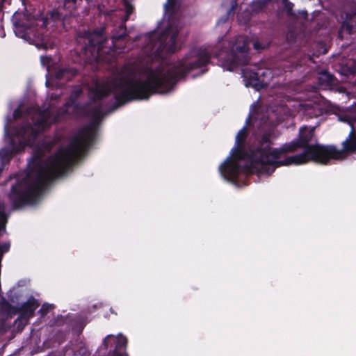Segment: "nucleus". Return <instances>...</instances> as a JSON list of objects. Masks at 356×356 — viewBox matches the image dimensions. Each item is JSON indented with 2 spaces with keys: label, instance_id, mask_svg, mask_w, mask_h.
<instances>
[{
  "label": "nucleus",
  "instance_id": "nucleus-1",
  "mask_svg": "<svg viewBox=\"0 0 356 356\" xmlns=\"http://www.w3.org/2000/svg\"><path fill=\"white\" fill-rule=\"evenodd\" d=\"M176 9L175 0H167L164 17L157 28L138 39L141 58L136 63L124 65L111 79L96 83L92 90L94 98L100 99L113 93L119 106L131 100L147 99L155 93H169L178 80L188 73L197 69H201V74L204 73L206 70L202 68L209 63L211 52L224 70L233 71L243 67L245 86L259 89L269 83L270 70L257 65L245 66L252 40L243 35L232 40L221 38L213 51L210 47H196L176 63L165 60V56L177 49L176 38L180 24Z\"/></svg>",
  "mask_w": 356,
  "mask_h": 356
},
{
  "label": "nucleus",
  "instance_id": "nucleus-2",
  "mask_svg": "<svg viewBox=\"0 0 356 356\" xmlns=\"http://www.w3.org/2000/svg\"><path fill=\"white\" fill-rule=\"evenodd\" d=\"M314 99L304 101L286 100L285 104L278 106H270L267 108V118H259L255 113L256 104H252L247 119L257 120L264 127L270 126L268 131L256 134L247 145L245 139L247 130L244 127L236 136L234 146L229 156L219 166L221 177L241 186L245 173H257L269 175L275 169L281 165H301L309 161L326 164L330 160H342L351 153H356V104L339 115V120L346 122L351 128L348 138L342 143L343 149L339 150L334 146H322L314 141V127H303L299 132V145L305 151L299 154L285 156V153L296 149V143L285 144L279 149L271 147V127L283 120L282 115H293L300 113L309 118L317 117L325 112L321 102L315 95Z\"/></svg>",
  "mask_w": 356,
  "mask_h": 356
},
{
  "label": "nucleus",
  "instance_id": "nucleus-3",
  "mask_svg": "<svg viewBox=\"0 0 356 356\" xmlns=\"http://www.w3.org/2000/svg\"><path fill=\"white\" fill-rule=\"evenodd\" d=\"M94 122L79 131L67 147H62L50 157L45 152L50 148L49 143L34 147L30 171L24 181L13 186L10 199L15 207L35 204L47 184L64 175L68 168L81 158L91 145L96 135Z\"/></svg>",
  "mask_w": 356,
  "mask_h": 356
},
{
  "label": "nucleus",
  "instance_id": "nucleus-4",
  "mask_svg": "<svg viewBox=\"0 0 356 356\" xmlns=\"http://www.w3.org/2000/svg\"><path fill=\"white\" fill-rule=\"evenodd\" d=\"M58 93L51 95L43 106V111L38 108H29L25 111L22 104L14 111L13 118L19 121V126L13 127L11 119L6 118L4 125L6 145L0 149V161L3 164L8 163L16 154L24 151L27 146H32L40 133L50 125L71 115L76 108L74 102H67L65 107L58 110Z\"/></svg>",
  "mask_w": 356,
  "mask_h": 356
},
{
  "label": "nucleus",
  "instance_id": "nucleus-5",
  "mask_svg": "<svg viewBox=\"0 0 356 356\" xmlns=\"http://www.w3.org/2000/svg\"><path fill=\"white\" fill-rule=\"evenodd\" d=\"M67 15V13H64L61 10H53L50 13V17L48 18L40 17L34 18L24 13L15 12L12 17L14 32L17 37L21 38L29 43L34 42L35 45L38 49H47L49 44L46 42L44 38H42L40 43L36 42L35 39L38 36L32 27L33 22H34L37 26L41 27L50 26L51 28H54L58 25H63Z\"/></svg>",
  "mask_w": 356,
  "mask_h": 356
},
{
  "label": "nucleus",
  "instance_id": "nucleus-6",
  "mask_svg": "<svg viewBox=\"0 0 356 356\" xmlns=\"http://www.w3.org/2000/svg\"><path fill=\"white\" fill-rule=\"evenodd\" d=\"M39 304L34 298H29L27 302L24 303L19 310V316L15 321V325L20 330L27 324L29 319L34 314L35 311L38 307Z\"/></svg>",
  "mask_w": 356,
  "mask_h": 356
},
{
  "label": "nucleus",
  "instance_id": "nucleus-7",
  "mask_svg": "<svg viewBox=\"0 0 356 356\" xmlns=\"http://www.w3.org/2000/svg\"><path fill=\"white\" fill-rule=\"evenodd\" d=\"M341 73L345 76L354 75L356 73V61L353 59L342 60Z\"/></svg>",
  "mask_w": 356,
  "mask_h": 356
},
{
  "label": "nucleus",
  "instance_id": "nucleus-8",
  "mask_svg": "<svg viewBox=\"0 0 356 356\" xmlns=\"http://www.w3.org/2000/svg\"><path fill=\"white\" fill-rule=\"evenodd\" d=\"M334 84L333 76L327 72H322L318 76L319 88L323 90L329 89Z\"/></svg>",
  "mask_w": 356,
  "mask_h": 356
},
{
  "label": "nucleus",
  "instance_id": "nucleus-9",
  "mask_svg": "<svg viewBox=\"0 0 356 356\" xmlns=\"http://www.w3.org/2000/svg\"><path fill=\"white\" fill-rule=\"evenodd\" d=\"M76 74V71L73 69L61 68L56 72L55 79L58 81L70 80Z\"/></svg>",
  "mask_w": 356,
  "mask_h": 356
},
{
  "label": "nucleus",
  "instance_id": "nucleus-10",
  "mask_svg": "<svg viewBox=\"0 0 356 356\" xmlns=\"http://www.w3.org/2000/svg\"><path fill=\"white\" fill-rule=\"evenodd\" d=\"M127 343V339L122 334H119L116 337V346L114 356H128L127 353L119 354L118 350L121 348H125Z\"/></svg>",
  "mask_w": 356,
  "mask_h": 356
},
{
  "label": "nucleus",
  "instance_id": "nucleus-11",
  "mask_svg": "<svg viewBox=\"0 0 356 356\" xmlns=\"http://www.w3.org/2000/svg\"><path fill=\"white\" fill-rule=\"evenodd\" d=\"M86 1L88 3H90V0ZM81 1H82V0H64V9L67 10L69 13L72 14V11L76 8Z\"/></svg>",
  "mask_w": 356,
  "mask_h": 356
},
{
  "label": "nucleus",
  "instance_id": "nucleus-12",
  "mask_svg": "<svg viewBox=\"0 0 356 356\" xmlns=\"http://www.w3.org/2000/svg\"><path fill=\"white\" fill-rule=\"evenodd\" d=\"M346 31L348 33L350 34L352 32V26L351 25L347 22L346 21H344L341 25V28L340 29L339 33L341 34L343 31Z\"/></svg>",
  "mask_w": 356,
  "mask_h": 356
},
{
  "label": "nucleus",
  "instance_id": "nucleus-13",
  "mask_svg": "<svg viewBox=\"0 0 356 356\" xmlns=\"http://www.w3.org/2000/svg\"><path fill=\"white\" fill-rule=\"evenodd\" d=\"M40 62L43 66L47 67V70L48 72H49L50 70H49V64L51 62V58L48 57L47 56H40Z\"/></svg>",
  "mask_w": 356,
  "mask_h": 356
},
{
  "label": "nucleus",
  "instance_id": "nucleus-14",
  "mask_svg": "<svg viewBox=\"0 0 356 356\" xmlns=\"http://www.w3.org/2000/svg\"><path fill=\"white\" fill-rule=\"evenodd\" d=\"M53 308H54L53 305L45 303V304L42 305L39 312L43 315L44 314L47 313L49 310L52 309Z\"/></svg>",
  "mask_w": 356,
  "mask_h": 356
},
{
  "label": "nucleus",
  "instance_id": "nucleus-15",
  "mask_svg": "<svg viewBox=\"0 0 356 356\" xmlns=\"http://www.w3.org/2000/svg\"><path fill=\"white\" fill-rule=\"evenodd\" d=\"M252 44H253L254 48L257 50L264 49L266 47H267L266 44H263L258 41H252Z\"/></svg>",
  "mask_w": 356,
  "mask_h": 356
},
{
  "label": "nucleus",
  "instance_id": "nucleus-16",
  "mask_svg": "<svg viewBox=\"0 0 356 356\" xmlns=\"http://www.w3.org/2000/svg\"><path fill=\"white\" fill-rule=\"evenodd\" d=\"M114 336L112 335V334H108L107 335L105 339H104V341H103V343H104V346L105 347V348H108V346H109V339L111 338H113Z\"/></svg>",
  "mask_w": 356,
  "mask_h": 356
},
{
  "label": "nucleus",
  "instance_id": "nucleus-17",
  "mask_svg": "<svg viewBox=\"0 0 356 356\" xmlns=\"http://www.w3.org/2000/svg\"><path fill=\"white\" fill-rule=\"evenodd\" d=\"M46 86L47 87H49L51 85L54 84L53 83H51V80L50 79H49L47 76V80H46ZM56 86H58V83H54Z\"/></svg>",
  "mask_w": 356,
  "mask_h": 356
},
{
  "label": "nucleus",
  "instance_id": "nucleus-18",
  "mask_svg": "<svg viewBox=\"0 0 356 356\" xmlns=\"http://www.w3.org/2000/svg\"><path fill=\"white\" fill-rule=\"evenodd\" d=\"M236 7V1H234L233 4L232 6V8L230 9L229 13L234 12V10H235Z\"/></svg>",
  "mask_w": 356,
  "mask_h": 356
},
{
  "label": "nucleus",
  "instance_id": "nucleus-19",
  "mask_svg": "<svg viewBox=\"0 0 356 356\" xmlns=\"http://www.w3.org/2000/svg\"><path fill=\"white\" fill-rule=\"evenodd\" d=\"M10 0H0V10L2 8V4L3 3H10Z\"/></svg>",
  "mask_w": 356,
  "mask_h": 356
},
{
  "label": "nucleus",
  "instance_id": "nucleus-20",
  "mask_svg": "<svg viewBox=\"0 0 356 356\" xmlns=\"http://www.w3.org/2000/svg\"><path fill=\"white\" fill-rule=\"evenodd\" d=\"M79 91L76 92V95L77 96L79 95Z\"/></svg>",
  "mask_w": 356,
  "mask_h": 356
},
{
  "label": "nucleus",
  "instance_id": "nucleus-21",
  "mask_svg": "<svg viewBox=\"0 0 356 356\" xmlns=\"http://www.w3.org/2000/svg\"><path fill=\"white\" fill-rule=\"evenodd\" d=\"M289 6H291V4H286V7H289Z\"/></svg>",
  "mask_w": 356,
  "mask_h": 356
}]
</instances>
